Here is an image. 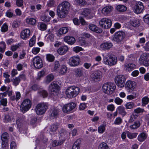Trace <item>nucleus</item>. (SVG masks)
<instances>
[{"label": "nucleus", "mask_w": 149, "mask_h": 149, "mask_svg": "<svg viewBox=\"0 0 149 149\" xmlns=\"http://www.w3.org/2000/svg\"><path fill=\"white\" fill-rule=\"evenodd\" d=\"M70 6V3L67 1L63 2L57 8L58 16L61 18H64L68 14V10Z\"/></svg>", "instance_id": "obj_1"}, {"label": "nucleus", "mask_w": 149, "mask_h": 149, "mask_svg": "<svg viewBox=\"0 0 149 149\" xmlns=\"http://www.w3.org/2000/svg\"><path fill=\"white\" fill-rule=\"evenodd\" d=\"M103 60L104 64L110 66H112L116 64L117 61L115 56L109 53L105 56H103Z\"/></svg>", "instance_id": "obj_2"}, {"label": "nucleus", "mask_w": 149, "mask_h": 149, "mask_svg": "<svg viewBox=\"0 0 149 149\" xmlns=\"http://www.w3.org/2000/svg\"><path fill=\"white\" fill-rule=\"evenodd\" d=\"M79 92L80 88L79 87L71 86L67 89L66 94L68 98H71L77 96Z\"/></svg>", "instance_id": "obj_3"}, {"label": "nucleus", "mask_w": 149, "mask_h": 149, "mask_svg": "<svg viewBox=\"0 0 149 149\" xmlns=\"http://www.w3.org/2000/svg\"><path fill=\"white\" fill-rule=\"evenodd\" d=\"M116 88L115 84L111 82L104 84L102 86L103 91L108 95L112 94Z\"/></svg>", "instance_id": "obj_4"}, {"label": "nucleus", "mask_w": 149, "mask_h": 149, "mask_svg": "<svg viewBox=\"0 0 149 149\" xmlns=\"http://www.w3.org/2000/svg\"><path fill=\"white\" fill-rule=\"evenodd\" d=\"M48 109L47 105L45 103L38 104L36 108V113L38 115H41L45 113Z\"/></svg>", "instance_id": "obj_5"}, {"label": "nucleus", "mask_w": 149, "mask_h": 149, "mask_svg": "<svg viewBox=\"0 0 149 149\" xmlns=\"http://www.w3.org/2000/svg\"><path fill=\"white\" fill-rule=\"evenodd\" d=\"M100 26L104 29L109 28L112 25L111 20L108 18H104L102 19L99 22Z\"/></svg>", "instance_id": "obj_6"}, {"label": "nucleus", "mask_w": 149, "mask_h": 149, "mask_svg": "<svg viewBox=\"0 0 149 149\" xmlns=\"http://www.w3.org/2000/svg\"><path fill=\"white\" fill-rule=\"evenodd\" d=\"M31 105V102L29 99H26L23 101L20 107V110L23 113L28 111L30 108Z\"/></svg>", "instance_id": "obj_7"}, {"label": "nucleus", "mask_w": 149, "mask_h": 149, "mask_svg": "<svg viewBox=\"0 0 149 149\" xmlns=\"http://www.w3.org/2000/svg\"><path fill=\"white\" fill-rule=\"evenodd\" d=\"M60 89V86L55 82H52L49 85V91L51 94L55 96L57 95L58 90Z\"/></svg>", "instance_id": "obj_8"}, {"label": "nucleus", "mask_w": 149, "mask_h": 149, "mask_svg": "<svg viewBox=\"0 0 149 149\" xmlns=\"http://www.w3.org/2000/svg\"><path fill=\"white\" fill-rule=\"evenodd\" d=\"M126 79L123 75L116 76L115 78V82L117 85L120 88L123 87L125 85Z\"/></svg>", "instance_id": "obj_9"}, {"label": "nucleus", "mask_w": 149, "mask_h": 149, "mask_svg": "<svg viewBox=\"0 0 149 149\" xmlns=\"http://www.w3.org/2000/svg\"><path fill=\"white\" fill-rule=\"evenodd\" d=\"M33 65L36 69H39L42 68L43 66V61L39 56H37L34 57L32 60Z\"/></svg>", "instance_id": "obj_10"}, {"label": "nucleus", "mask_w": 149, "mask_h": 149, "mask_svg": "<svg viewBox=\"0 0 149 149\" xmlns=\"http://www.w3.org/2000/svg\"><path fill=\"white\" fill-rule=\"evenodd\" d=\"M75 76L77 77H81L85 76L87 73V71L83 68H79L74 70Z\"/></svg>", "instance_id": "obj_11"}, {"label": "nucleus", "mask_w": 149, "mask_h": 149, "mask_svg": "<svg viewBox=\"0 0 149 149\" xmlns=\"http://www.w3.org/2000/svg\"><path fill=\"white\" fill-rule=\"evenodd\" d=\"M76 107V104L73 102L70 103L63 106L62 110L65 113H68L73 110Z\"/></svg>", "instance_id": "obj_12"}, {"label": "nucleus", "mask_w": 149, "mask_h": 149, "mask_svg": "<svg viewBox=\"0 0 149 149\" xmlns=\"http://www.w3.org/2000/svg\"><path fill=\"white\" fill-rule=\"evenodd\" d=\"M136 83L134 81L130 80L127 81L125 83V88L128 90H131L134 91L136 88Z\"/></svg>", "instance_id": "obj_13"}, {"label": "nucleus", "mask_w": 149, "mask_h": 149, "mask_svg": "<svg viewBox=\"0 0 149 149\" xmlns=\"http://www.w3.org/2000/svg\"><path fill=\"white\" fill-rule=\"evenodd\" d=\"M125 33L123 31L117 32L115 34L113 39L114 41L119 43L121 42L125 37Z\"/></svg>", "instance_id": "obj_14"}, {"label": "nucleus", "mask_w": 149, "mask_h": 149, "mask_svg": "<svg viewBox=\"0 0 149 149\" xmlns=\"http://www.w3.org/2000/svg\"><path fill=\"white\" fill-rule=\"evenodd\" d=\"M81 13L82 15L88 19H91L93 17V14L91 8H84Z\"/></svg>", "instance_id": "obj_15"}, {"label": "nucleus", "mask_w": 149, "mask_h": 149, "mask_svg": "<svg viewBox=\"0 0 149 149\" xmlns=\"http://www.w3.org/2000/svg\"><path fill=\"white\" fill-rule=\"evenodd\" d=\"M80 59L78 56H73L70 58L69 60V64L72 66H76L80 63Z\"/></svg>", "instance_id": "obj_16"}, {"label": "nucleus", "mask_w": 149, "mask_h": 149, "mask_svg": "<svg viewBox=\"0 0 149 149\" xmlns=\"http://www.w3.org/2000/svg\"><path fill=\"white\" fill-rule=\"evenodd\" d=\"M144 6L143 3L140 1L137 2L134 7V12L136 13L139 14L143 12Z\"/></svg>", "instance_id": "obj_17"}, {"label": "nucleus", "mask_w": 149, "mask_h": 149, "mask_svg": "<svg viewBox=\"0 0 149 149\" xmlns=\"http://www.w3.org/2000/svg\"><path fill=\"white\" fill-rule=\"evenodd\" d=\"M113 46V44L109 41L102 43L100 46L101 49L103 50L106 51L109 50Z\"/></svg>", "instance_id": "obj_18"}, {"label": "nucleus", "mask_w": 149, "mask_h": 149, "mask_svg": "<svg viewBox=\"0 0 149 149\" xmlns=\"http://www.w3.org/2000/svg\"><path fill=\"white\" fill-rule=\"evenodd\" d=\"M139 61L140 63L146 66H149V60L146 54H142L140 56Z\"/></svg>", "instance_id": "obj_19"}, {"label": "nucleus", "mask_w": 149, "mask_h": 149, "mask_svg": "<svg viewBox=\"0 0 149 149\" xmlns=\"http://www.w3.org/2000/svg\"><path fill=\"white\" fill-rule=\"evenodd\" d=\"M30 34V30L29 29H26L22 31L20 37L22 39L26 40L29 38Z\"/></svg>", "instance_id": "obj_20"}, {"label": "nucleus", "mask_w": 149, "mask_h": 149, "mask_svg": "<svg viewBox=\"0 0 149 149\" xmlns=\"http://www.w3.org/2000/svg\"><path fill=\"white\" fill-rule=\"evenodd\" d=\"M59 114V111L58 109L53 108L51 109L50 111V116L51 118L53 119L56 118Z\"/></svg>", "instance_id": "obj_21"}, {"label": "nucleus", "mask_w": 149, "mask_h": 149, "mask_svg": "<svg viewBox=\"0 0 149 149\" xmlns=\"http://www.w3.org/2000/svg\"><path fill=\"white\" fill-rule=\"evenodd\" d=\"M25 116L22 115H21L17 120L16 123L17 127L20 128L23 125V123L25 120Z\"/></svg>", "instance_id": "obj_22"}, {"label": "nucleus", "mask_w": 149, "mask_h": 149, "mask_svg": "<svg viewBox=\"0 0 149 149\" xmlns=\"http://www.w3.org/2000/svg\"><path fill=\"white\" fill-rule=\"evenodd\" d=\"M64 41L70 45H73L75 42V38L71 36H65L64 38Z\"/></svg>", "instance_id": "obj_23"}, {"label": "nucleus", "mask_w": 149, "mask_h": 149, "mask_svg": "<svg viewBox=\"0 0 149 149\" xmlns=\"http://www.w3.org/2000/svg\"><path fill=\"white\" fill-rule=\"evenodd\" d=\"M88 27L90 30L97 33H100L102 31V29L97 27L96 25L93 24H90Z\"/></svg>", "instance_id": "obj_24"}, {"label": "nucleus", "mask_w": 149, "mask_h": 149, "mask_svg": "<svg viewBox=\"0 0 149 149\" xmlns=\"http://www.w3.org/2000/svg\"><path fill=\"white\" fill-rule=\"evenodd\" d=\"M68 48L66 46H63L60 47L57 50V53L60 55L65 54L68 51Z\"/></svg>", "instance_id": "obj_25"}, {"label": "nucleus", "mask_w": 149, "mask_h": 149, "mask_svg": "<svg viewBox=\"0 0 149 149\" xmlns=\"http://www.w3.org/2000/svg\"><path fill=\"white\" fill-rule=\"evenodd\" d=\"M113 9V7L111 6H106L102 9V13L104 15H107L109 14Z\"/></svg>", "instance_id": "obj_26"}, {"label": "nucleus", "mask_w": 149, "mask_h": 149, "mask_svg": "<svg viewBox=\"0 0 149 149\" xmlns=\"http://www.w3.org/2000/svg\"><path fill=\"white\" fill-rule=\"evenodd\" d=\"M91 77L94 80L100 79L101 77V72L100 71H96L91 75Z\"/></svg>", "instance_id": "obj_27"}, {"label": "nucleus", "mask_w": 149, "mask_h": 149, "mask_svg": "<svg viewBox=\"0 0 149 149\" xmlns=\"http://www.w3.org/2000/svg\"><path fill=\"white\" fill-rule=\"evenodd\" d=\"M68 31V28L67 27H63L60 28L58 30L57 33V35L58 36H61L63 34H65L67 33Z\"/></svg>", "instance_id": "obj_28"}, {"label": "nucleus", "mask_w": 149, "mask_h": 149, "mask_svg": "<svg viewBox=\"0 0 149 149\" xmlns=\"http://www.w3.org/2000/svg\"><path fill=\"white\" fill-rule=\"evenodd\" d=\"M9 136L8 133H3L1 136V139L2 142H8Z\"/></svg>", "instance_id": "obj_29"}, {"label": "nucleus", "mask_w": 149, "mask_h": 149, "mask_svg": "<svg viewBox=\"0 0 149 149\" xmlns=\"http://www.w3.org/2000/svg\"><path fill=\"white\" fill-rule=\"evenodd\" d=\"M141 125V123L140 121L137 120L135 121L133 125H130V128L132 130L136 129L139 127Z\"/></svg>", "instance_id": "obj_30"}, {"label": "nucleus", "mask_w": 149, "mask_h": 149, "mask_svg": "<svg viewBox=\"0 0 149 149\" xmlns=\"http://www.w3.org/2000/svg\"><path fill=\"white\" fill-rule=\"evenodd\" d=\"M147 135L145 133H142L138 136V139L140 142L144 141L146 139Z\"/></svg>", "instance_id": "obj_31"}, {"label": "nucleus", "mask_w": 149, "mask_h": 149, "mask_svg": "<svg viewBox=\"0 0 149 149\" xmlns=\"http://www.w3.org/2000/svg\"><path fill=\"white\" fill-rule=\"evenodd\" d=\"M80 143L81 140L80 139H77L73 145L72 149H79Z\"/></svg>", "instance_id": "obj_32"}, {"label": "nucleus", "mask_w": 149, "mask_h": 149, "mask_svg": "<svg viewBox=\"0 0 149 149\" xmlns=\"http://www.w3.org/2000/svg\"><path fill=\"white\" fill-rule=\"evenodd\" d=\"M130 24L134 27H137L140 25V22L139 20H135L131 21Z\"/></svg>", "instance_id": "obj_33"}, {"label": "nucleus", "mask_w": 149, "mask_h": 149, "mask_svg": "<svg viewBox=\"0 0 149 149\" xmlns=\"http://www.w3.org/2000/svg\"><path fill=\"white\" fill-rule=\"evenodd\" d=\"M64 141V140H55L53 142L52 146L53 147H55L56 146L61 145L63 144Z\"/></svg>", "instance_id": "obj_34"}, {"label": "nucleus", "mask_w": 149, "mask_h": 149, "mask_svg": "<svg viewBox=\"0 0 149 149\" xmlns=\"http://www.w3.org/2000/svg\"><path fill=\"white\" fill-rule=\"evenodd\" d=\"M116 9L118 11L122 12L126 11L127 10V8L124 5H119L117 6Z\"/></svg>", "instance_id": "obj_35"}, {"label": "nucleus", "mask_w": 149, "mask_h": 149, "mask_svg": "<svg viewBox=\"0 0 149 149\" xmlns=\"http://www.w3.org/2000/svg\"><path fill=\"white\" fill-rule=\"evenodd\" d=\"M135 65V64L133 63H129L125 65V67L126 70H128L129 71H131L133 69Z\"/></svg>", "instance_id": "obj_36"}, {"label": "nucleus", "mask_w": 149, "mask_h": 149, "mask_svg": "<svg viewBox=\"0 0 149 149\" xmlns=\"http://www.w3.org/2000/svg\"><path fill=\"white\" fill-rule=\"evenodd\" d=\"M118 110L119 113L120 114L122 115L125 116L126 115L127 113L125 111V108L123 106H120L118 108Z\"/></svg>", "instance_id": "obj_37"}, {"label": "nucleus", "mask_w": 149, "mask_h": 149, "mask_svg": "<svg viewBox=\"0 0 149 149\" xmlns=\"http://www.w3.org/2000/svg\"><path fill=\"white\" fill-rule=\"evenodd\" d=\"M46 58L49 62H52L54 60L55 57L52 54H48L46 55Z\"/></svg>", "instance_id": "obj_38"}, {"label": "nucleus", "mask_w": 149, "mask_h": 149, "mask_svg": "<svg viewBox=\"0 0 149 149\" xmlns=\"http://www.w3.org/2000/svg\"><path fill=\"white\" fill-rule=\"evenodd\" d=\"M54 76L52 74H49L46 77L45 83L48 84L52 81L54 79Z\"/></svg>", "instance_id": "obj_39"}, {"label": "nucleus", "mask_w": 149, "mask_h": 149, "mask_svg": "<svg viewBox=\"0 0 149 149\" xmlns=\"http://www.w3.org/2000/svg\"><path fill=\"white\" fill-rule=\"evenodd\" d=\"M26 22L28 24L33 25L36 23V20L33 18H27L26 19Z\"/></svg>", "instance_id": "obj_40"}, {"label": "nucleus", "mask_w": 149, "mask_h": 149, "mask_svg": "<svg viewBox=\"0 0 149 149\" xmlns=\"http://www.w3.org/2000/svg\"><path fill=\"white\" fill-rule=\"evenodd\" d=\"M98 149H110L107 143L102 142L99 145Z\"/></svg>", "instance_id": "obj_41"}, {"label": "nucleus", "mask_w": 149, "mask_h": 149, "mask_svg": "<svg viewBox=\"0 0 149 149\" xmlns=\"http://www.w3.org/2000/svg\"><path fill=\"white\" fill-rule=\"evenodd\" d=\"M127 134V137L130 139H132L135 138L137 134L135 133H132L128 131H126Z\"/></svg>", "instance_id": "obj_42"}, {"label": "nucleus", "mask_w": 149, "mask_h": 149, "mask_svg": "<svg viewBox=\"0 0 149 149\" xmlns=\"http://www.w3.org/2000/svg\"><path fill=\"white\" fill-rule=\"evenodd\" d=\"M76 3L77 4L81 6H85L86 5V3L84 0H75Z\"/></svg>", "instance_id": "obj_43"}, {"label": "nucleus", "mask_w": 149, "mask_h": 149, "mask_svg": "<svg viewBox=\"0 0 149 149\" xmlns=\"http://www.w3.org/2000/svg\"><path fill=\"white\" fill-rule=\"evenodd\" d=\"M105 130V126L104 125H100L98 128V132L99 133H102Z\"/></svg>", "instance_id": "obj_44"}, {"label": "nucleus", "mask_w": 149, "mask_h": 149, "mask_svg": "<svg viewBox=\"0 0 149 149\" xmlns=\"http://www.w3.org/2000/svg\"><path fill=\"white\" fill-rule=\"evenodd\" d=\"M58 128L57 125L53 124L50 127V131L51 132H55Z\"/></svg>", "instance_id": "obj_45"}, {"label": "nucleus", "mask_w": 149, "mask_h": 149, "mask_svg": "<svg viewBox=\"0 0 149 149\" xmlns=\"http://www.w3.org/2000/svg\"><path fill=\"white\" fill-rule=\"evenodd\" d=\"M137 115L132 113L131 116L129 120V123H132L137 118Z\"/></svg>", "instance_id": "obj_46"}, {"label": "nucleus", "mask_w": 149, "mask_h": 149, "mask_svg": "<svg viewBox=\"0 0 149 149\" xmlns=\"http://www.w3.org/2000/svg\"><path fill=\"white\" fill-rule=\"evenodd\" d=\"M67 70V67L65 65H63L61 66L60 72L61 74H63L66 72Z\"/></svg>", "instance_id": "obj_47"}, {"label": "nucleus", "mask_w": 149, "mask_h": 149, "mask_svg": "<svg viewBox=\"0 0 149 149\" xmlns=\"http://www.w3.org/2000/svg\"><path fill=\"white\" fill-rule=\"evenodd\" d=\"M8 26L6 23L4 24L1 28V31L2 32H5L8 30Z\"/></svg>", "instance_id": "obj_48"}, {"label": "nucleus", "mask_w": 149, "mask_h": 149, "mask_svg": "<svg viewBox=\"0 0 149 149\" xmlns=\"http://www.w3.org/2000/svg\"><path fill=\"white\" fill-rule=\"evenodd\" d=\"M20 79L18 77H16L13 80V84L15 86H17L20 82Z\"/></svg>", "instance_id": "obj_49"}, {"label": "nucleus", "mask_w": 149, "mask_h": 149, "mask_svg": "<svg viewBox=\"0 0 149 149\" xmlns=\"http://www.w3.org/2000/svg\"><path fill=\"white\" fill-rule=\"evenodd\" d=\"M134 105L132 102H129L127 103L125 105L126 108L127 109H130L132 108Z\"/></svg>", "instance_id": "obj_50"}, {"label": "nucleus", "mask_w": 149, "mask_h": 149, "mask_svg": "<svg viewBox=\"0 0 149 149\" xmlns=\"http://www.w3.org/2000/svg\"><path fill=\"white\" fill-rule=\"evenodd\" d=\"M122 122V119L119 117L117 118L114 122V124L115 125H119Z\"/></svg>", "instance_id": "obj_51"}, {"label": "nucleus", "mask_w": 149, "mask_h": 149, "mask_svg": "<svg viewBox=\"0 0 149 149\" xmlns=\"http://www.w3.org/2000/svg\"><path fill=\"white\" fill-rule=\"evenodd\" d=\"M39 93L40 95H42L43 97H46L48 95L47 92L45 90H42L39 91Z\"/></svg>", "instance_id": "obj_52"}, {"label": "nucleus", "mask_w": 149, "mask_h": 149, "mask_svg": "<svg viewBox=\"0 0 149 149\" xmlns=\"http://www.w3.org/2000/svg\"><path fill=\"white\" fill-rule=\"evenodd\" d=\"M35 36H33L30 40L29 42V45L30 47H32L35 44Z\"/></svg>", "instance_id": "obj_53"}, {"label": "nucleus", "mask_w": 149, "mask_h": 149, "mask_svg": "<svg viewBox=\"0 0 149 149\" xmlns=\"http://www.w3.org/2000/svg\"><path fill=\"white\" fill-rule=\"evenodd\" d=\"M143 20L145 23L149 25V14H146L144 16Z\"/></svg>", "instance_id": "obj_54"}, {"label": "nucleus", "mask_w": 149, "mask_h": 149, "mask_svg": "<svg viewBox=\"0 0 149 149\" xmlns=\"http://www.w3.org/2000/svg\"><path fill=\"white\" fill-rule=\"evenodd\" d=\"M41 19L42 20L45 22H48L50 20V18L46 16L45 15L42 16L41 17Z\"/></svg>", "instance_id": "obj_55"}, {"label": "nucleus", "mask_w": 149, "mask_h": 149, "mask_svg": "<svg viewBox=\"0 0 149 149\" xmlns=\"http://www.w3.org/2000/svg\"><path fill=\"white\" fill-rule=\"evenodd\" d=\"M144 111V109L138 107L137 109H135L134 112L136 113H142Z\"/></svg>", "instance_id": "obj_56"}, {"label": "nucleus", "mask_w": 149, "mask_h": 149, "mask_svg": "<svg viewBox=\"0 0 149 149\" xmlns=\"http://www.w3.org/2000/svg\"><path fill=\"white\" fill-rule=\"evenodd\" d=\"M39 27L40 30L42 31H44L47 29V25L45 24L41 23L40 24Z\"/></svg>", "instance_id": "obj_57"}, {"label": "nucleus", "mask_w": 149, "mask_h": 149, "mask_svg": "<svg viewBox=\"0 0 149 149\" xmlns=\"http://www.w3.org/2000/svg\"><path fill=\"white\" fill-rule=\"evenodd\" d=\"M1 146L2 149H9L8 142H2Z\"/></svg>", "instance_id": "obj_58"}, {"label": "nucleus", "mask_w": 149, "mask_h": 149, "mask_svg": "<svg viewBox=\"0 0 149 149\" xmlns=\"http://www.w3.org/2000/svg\"><path fill=\"white\" fill-rule=\"evenodd\" d=\"M149 101V98L147 97H145L142 99V102L145 105L148 104Z\"/></svg>", "instance_id": "obj_59"}, {"label": "nucleus", "mask_w": 149, "mask_h": 149, "mask_svg": "<svg viewBox=\"0 0 149 149\" xmlns=\"http://www.w3.org/2000/svg\"><path fill=\"white\" fill-rule=\"evenodd\" d=\"M40 50V49L38 47H33L32 49V52L35 55L37 54Z\"/></svg>", "instance_id": "obj_60"}, {"label": "nucleus", "mask_w": 149, "mask_h": 149, "mask_svg": "<svg viewBox=\"0 0 149 149\" xmlns=\"http://www.w3.org/2000/svg\"><path fill=\"white\" fill-rule=\"evenodd\" d=\"M123 102V100L118 97H117L115 99L114 102L118 105L121 104Z\"/></svg>", "instance_id": "obj_61"}, {"label": "nucleus", "mask_w": 149, "mask_h": 149, "mask_svg": "<svg viewBox=\"0 0 149 149\" xmlns=\"http://www.w3.org/2000/svg\"><path fill=\"white\" fill-rule=\"evenodd\" d=\"M45 73V72L43 70L41 71L38 72V76L37 78V79L39 80L40 78L43 76Z\"/></svg>", "instance_id": "obj_62"}, {"label": "nucleus", "mask_w": 149, "mask_h": 149, "mask_svg": "<svg viewBox=\"0 0 149 149\" xmlns=\"http://www.w3.org/2000/svg\"><path fill=\"white\" fill-rule=\"evenodd\" d=\"M6 15L8 17H12L13 16H15V15H14L13 13L10 11V10H8L6 13Z\"/></svg>", "instance_id": "obj_63"}, {"label": "nucleus", "mask_w": 149, "mask_h": 149, "mask_svg": "<svg viewBox=\"0 0 149 149\" xmlns=\"http://www.w3.org/2000/svg\"><path fill=\"white\" fill-rule=\"evenodd\" d=\"M23 0H16V4L18 7H21L23 5Z\"/></svg>", "instance_id": "obj_64"}]
</instances>
